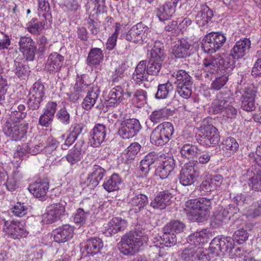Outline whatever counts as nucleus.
Wrapping results in <instances>:
<instances>
[{"label": "nucleus", "mask_w": 261, "mask_h": 261, "mask_svg": "<svg viewBox=\"0 0 261 261\" xmlns=\"http://www.w3.org/2000/svg\"><path fill=\"white\" fill-rule=\"evenodd\" d=\"M172 194L167 190L160 192L151 202L150 206L155 209L163 210L170 204Z\"/></svg>", "instance_id": "c85d7f7f"}, {"label": "nucleus", "mask_w": 261, "mask_h": 261, "mask_svg": "<svg viewBox=\"0 0 261 261\" xmlns=\"http://www.w3.org/2000/svg\"><path fill=\"white\" fill-rule=\"evenodd\" d=\"M107 134L106 126L102 124H97L90 133V142L94 147L99 146L105 140Z\"/></svg>", "instance_id": "aec40b11"}, {"label": "nucleus", "mask_w": 261, "mask_h": 261, "mask_svg": "<svg viewBox=\"0 0 261 261\" xmlns=\"http://www.w3.org/2000/svg\"><path fill=\"white\" fill-rule=\"evenodd\" d=\"M250 181L249 185L253 189L261 191V172L254 173Z\"/></svg>", "instance_id": "774afa93"}, {"label": "nucleus", "mask_w": 261, "mask_h": 261, "mask_svg": "<svg viewBox=\"0 0 261 261\" xmlns=\"http://www.w3.org/2000/svg\"><path fill=\"white\" fill-rule=\"evenodd\" d=\"M93 87L84 82L82 77H77L73 89L83 96L84 94L90 92Z\"/></svg>", "instance_id": "603ef678"}, {"label": "nucleus", "mask_w": 261, "mask_h": 261, "mask_svg": "<svg viewBox=\"0 0 261 261\" xmlns=\"http://www.w3.org/2000/svg\"><path fill=\"white\" fill-rule=\"evenodd\" d=\"M186 227L185 224L180 220H172L163 228L164 234L160 237L161 243L166 247H171L176 244L175 233L182 232Z\"/></svg>", "instance_id": "20e7f679"}, {"label": "nucleus", "mask_w": 261, "mask_h": 261, "mask_svg": "<svg viewBox=\"0 0 261 261\" xmlns=\"http://www.w3.org/2000/svg\"><path fill=\"white\" fill-rule=\"evenodd\" d=\"M158 161V156L154 152H150L143 159L140 165V170L142 175L146 176L152 168L153 165Z\"/></svg>", "instance_id": "72a5a7b5"}, {"label": "nucleus", "mask_w": 261, "mask_h": 261, "mask_svg": "<svg viewBox=\"0 0 261 261\" xmlns=\"http://www.w3.org/2000/svg\"><path fill=\"white\" fill-rule=\"evenodd\" d=\"M175 166V161L173 157L167 156L161 165L155 169V175L161 179H166L171 174Z\"/></svg>", "instance_id": "412c9836"}, {"label": "nucleus", "mask_w": 261, "mask_h": 261, "mask_svg": "<svg viewBox=\"0 0 261 261\" xmlns=\"http://www.w3.org/2000/svg\"><path fill=\"white\" fill-rule=\"evenodd\" d=\"M197 176L194 166L191 163L186 164L180 171L179 182L184 186L191 185L195 181Z\"/></svg>", "instance_id": "4468645a"}, {"label": "nucleus", "mask_w": 261, "mask_h": 261, "mask_svg": "<svg viewBox=\"0 0 261 261\" xmlns=\"http://www.w3.org/2000/svg\"><path fill=\"white\" fill-rule=\"evenodd\" d=\"M256 90L255 87L250 85L236 92L237 97L241 100V108L247 112L254 111L256 108L255 98L256 95Z\"/></svg>", "instance_id": "1a4fd4ad"}, {"label": "nucleus", "mask_w": 261, "mask_h": 261, "mask_svg": "<svg viewBox=\"0 0 261 261\" xmlns=\"http://www.w3.org/2000/svg\"><path fill=\"white\" fill-rule=\"evenodd\" d=\"M163 62L154 60H148L146 65L147 72L149 75H156L160 71Z\"/></svg>", "instance_id": "5fc2aeb1"}, {"label": "nucleus", "mask_w": 261, "mask_h": 261, "mask_svg": "<svg viewBox=\"0 0 261 261\" xmlns=\"http://www.w3.org/2000/svg\"><path fill=\"white\" fill-rule=\"evenodd\" d=\"M176 6V2L172 0H168L164 4L156 9V16L160 21L167 20L174 13Z\"/></svg>", "instance_id": "f3484780"}, {"label": "nucleus", "mask_w": 261, "mask_h": 261, "mask_svg": "<svg viewBox=\"0 0 261 261\" xmlns=\"http://www.w3.org/2000/svg\"><path fill=\"white\" fill-rule=\"evenodd\" d=\"M21 125L16 122L7 121L4 125L3 131L6 135L10 137L13 140L18 141L23 138L25 132Z\"/></svg>", "instance_id": "6ab92c4d"}, {"label": "nucleus", "mask_w": 261, "mask_h": 261, "mask_svg": "<svg viewBox=\"0 0 261 261\" xmlns=\"http://www.w3.org/2000/svg\"><path fill=\"white\" fill-rule=\"evenodd\" d=\"M223 75L216 77L212 84L211 88L215 90L221 89L227 82L228 80V75L227 74L222 73Z\"/></svg>", "instance_id": "4d7b16f0"}, {"label": "nucleus", "mask_w": 261, "mask_h": 261, "mask_svg": "<svg viewBox=\"0 0 261 261\" xmlns=\"http://www.w3.org/2000/svg\"><path fill=\"white\" fill-rule=\"evenodd\" d=\"M226 40V37L221 33H210L206 35L202 40L201 49L205 53L213 54L223 46Z\"/></svg>", "instance_id": "423d86ee"}, {"label": "nucleus", "mask_w": 261, "mask_h": 261, "mask_svg": "<svg viewBox=\"0 0 261 261\" xmlns=\"http://www.w3.org/2000/svg\"><path fill=\"white\" fill-rule=\"evenodd\" d=\"M45 94L44 86L40 82H35L29 92V95L43 99L45 97Z\"/></svg>", "instance_id": "8fccbe9b"}, {"label": "nucleus", "mask_w": 261, "mask_h": 261, "mask_svg": "<svg viewBox=\"0 0 261 261\" xmlns=\"http://www.w3.org/2000/svg\"><path fill=\"white\" fill-rule=\"evenodd\" d=\"M149 202L148 198L147 195L138 193H135V195L129 200V203L132 206L129 212L130 214H137L141 211Z\"/></svg>", "instance_id": "4be33fe9"}, {"label": "nucleus", "mask_w": 261, "mask_h": 261, "mask_svg": "<svg viewBox=\"0 0 261 261\" xmlns=\"http://www.w3.org/2000/svg\"><path fill=\"white\" fill-rule=\"evenodd\" d=\"M56 117L63 124L67 125L70 123V114L65 108H62L58 110Z\"/></svg>", "instance_id": "69168bd1"}, {"label": "nucleus", "mask_w": 261, "mask_h": 261, "mask_svg": "<svg viewBox=\"0 0 261 261\" xmlns=\"http://www.w3.org/2000/svg\"><path fill=\"white\" fill-rule=\"evenodd\" d=\"M149 28L142 22L137 23L133 26L126 33L125 39L127 41L135 44L140 43L143 41H146Z\"/></svg>", "instance_id": "9b49d317"}, {"label": "nucleus", "mask_w": 261, "mask_h": 261, "mask_svg": "<svg viewBox=\"0 0 261 261\" xmlns=\"http://www.w3.org/2000/svg\"><path fill=\"white\" fill-rule=\"evenodd\" d=\"M174 75L175 77L174 84L175 85L193 84L192 77L184 70H179Z\"/></svg>", "instance_id": "de8ad7c7"}, {"label": "nucleus", "mask_w": 261, "mask_h": 261, "mask_svg": "<svg viewBox=\"0 0 261 261\" xmlns=\"http://www.w3.org/2000/svg\"><path fill=\"white\" fill-rule=\"evenodd\" d=\"M150 60L163 62L165 59L164 49L163 43L160 41H155L153 46L147 54Z\"/></svg>", "instance_id": "2f4dec72"}, {"label": "nucleus", "mask_w": 261, "mask_h": 261, "mask_svg": "<svg viewBox=\"0 0 261 261\" xmlns=\"http://www.w3.org/2000/svg\"><path fill=\"white\" fill-rule=\"evenodd\" d=\"M13 71L19 78H23L29 75L30 70L28 65L23 64L22 62L14 61Z\"/></svg>", "instance_id": "3c124183"}, {"label": "nucleus", "mask_w": 261, "mask_h": 261, "mask_svg": "<svg viewBox=\"0 0 261 261\" xmlns=\"http://www.w3.org/2000/svg\"><path fill=\"white\" fill-rule=\"evenodd\" d=\"M201 145L210 147L218 143L220 136L217 129L212 125H203L201 127L200 133L197 138Z\"/></svg>", "instance_id": "6e6552de"}, {"label": "nucleus", "mask_w": 261, "mask_h": 261, "mask_svg": "<svg viewBox=\"0 0 261 261\" xmlns=\"http://www.w3.org/2000/svg\"><path fill=\"white\" fill-rule=\"evenodd\" d=\"M103 59L102 51L99 48L90 49L87 59L88 65L92 66L99 64Z\"/></svg>", "instance_id": "c03bdc74"}, {"label": "nucleus", "mask_w": 261, "mask_h": 261, "mask_svg": "<svg viewBox=\"0 0 261 261\" xmlns=\"http://www.w3.org/2000/svg\"><path fill=\"white\" fill-rule=\"evenodd\" d=\"M147 93L145 90L143 89H138L134 93L133 95L132 100L135 102H140L141 105H143L147 102Z\"/></svg>", "instance_id": "bf43d9fd"}, {"label": "nucleus", "mask_w": 261, "mask_h": 261, "mask_svg": "<svg viewBox=\"0 0 261 261\" xmlns=\"http://www.w3.org/2000/svg\"><path fill=\"white\" fill-rule=\"evenodd\" d=\"M209 233L206 229L196 231L189 236L188 242L191 245L197 246L207 242Z\"/></svg>", "instance_id": "79ce46f5"}, {"label": "nucleus", "mask_w": 261, "mask_h": 261, "mask_svg": "<svg viewBox=\"0 0 261 261\" xmlns=\"http://www.w3.org/2000/svg\"><path fill=\"white\" fill-rule=\"evenodd\" d=\"M233 240L229 237H216L211 241L208 250L200 248H186L180 254L185 261H210L224 254L233 248Z\"/></svg>", "instance_id": "f257e3e1"}, {"label": "nucleus", "mask_w": 261, "mask_h": 261, "mask_svg": "<svg viewBox=\"0 0 261 261\" xmlns=\"http://www.w3.org/2000/svg\"><path fill=\"white\" fill-rule=\"evenodd\" d=\"M124 99V91L120 86L112 88L108 95V99L106 100L107 107H115Z\"/></svg>", "instance_id": "393cba45"}, {"label": "nucleus", "mask_w": 261, "mask_h": 261, "mask_svg": "<svg viewBox=\"0 0 261 261\" xmlns=\"http://www.w3.org/2000/svg\"><path fill=\"white\" fill-rule=\"evenodd\" d=\"M218 57L209 56L202 61V70L205 77L212 79L214 74L220 70Z\"/></svg>", "instance_id": "2eb2a0df"}, {"label": "nucleus", "mask_w": 261, "mask_h": 261, "mask_svg": "<svg viewBox=\"0 0 261 261\" xmlns=\"http://www.w3.org/2000/svg\"><path fill=\"white\" fill-rule=\"evenodd\" d=\"M126 225L127 222L125 220L118 217L113 218L108 223L105 233L107 236H112L123 230Z\"/></svg>", "instance_id": "c756f323"}, {"label": "nucleus", "mask_w": 261, "mask_h": 261, "mask_svg": "<svg viewBox=\"0 0 261 261\" xmlns=\"http://www.w3.org/2000/svg\"><path fill=\"white\" fill-rule=\"evenodd\" d=\"M148 74L146 61H141L136 67L132 80L136 84L140 85L144 81L147 80Z\"/></svg>", "instance_id": "f704fd0d"}, {"label": "nucleus", "mask_w": 261, "mask_h": 261, "mask_svg": "<svg viewBox=\"0 0 261 261\" xmlns=\"http://www.w3.org/2000/svg\"><path fill=\"white\" fill-rule=\"evenodd\" d=\"M45 25L44 21H38L36 19H33L29 23L28 30L30 33L36 34L39 31L41 30Z\"/></svg>", "instance_id": "0e129e2a"}, {"label": "nucleus", "mask_w": 261, "mask_h": 261, "mask_svg": "<svg viewBox=\"0 0 261 261\" xmlns=\"http://www.w3.org/2000/svg\"><path fill=\"white\" fill-rule=\"evenodd\" d=\"M248 217L254 218L261 216V199L253 204L246 213Z\"/></svg>", "instance_id": "052dcab7"}, {"label": "nucleus", "mask_w": 261, "mask_h": 261, "mask_svg": "<svg viewBox=\"0 0 261 261\" xmlns=\"http://www.w3.org/2000/svg\"><path fill=\"white\" fill-rule=\"evenodd\" d=\"M99 95V91L97 88H92L88 92L82 103V108L87 111L90 110L95 105Z\"/></svg>", "instance_id": "4c0bfd02"}, {"label": "nucleus", "mask_w": 261, "mask_h": 261, "mask_svg": "<svg viewBox=\"0 0 261 261\" xmlns=\"http://www.w3.org/2000/svg\"><path fill=\"white\" fill-rule=\"evenodd\" d=\"M191 46L188 41L182 39L178 40L173 46L172 53L176 58H184L189 56V49Z\"/></svg>", "instance_id": "7c9ffc66"}, {"label": "nucleus", "mask_w": 261, "mask_h": 261, "mask_svg": "<svg viewBox=\"0 0 261 261\" xmlns=\"http://www.w3.org/2000/svg\"><path fill=\"white\" fill-rule=\"evenodd\" d=\"M166 115L165 109H160L153 111L149 116V119L153 123H158L163 120Z\"/></svg>", "instance_id": "e2e57ef3"}, {"label": "nucleus", "mask_w": 261, "mask_h": 261, "mask_svg": "<svg viewBox=\"0 0 261 261\" xmlns=\"http://www.w3.org/2000/svg\"><path fill=\"white\" fill-rule=\"evenodd\" d=\"M121 182L122 180L119 175L113 173L111 176L105 178L102 187L108 192H114L119 189Z\"/></svg>", "instance_id": "e433bc0d"}, {"label": "nucleus", "mask_w": 261, "mask_h": 261, "mask_svg": "<svg viewBox=\"0 0 261 261\" xmlns=\"http://www.w3.org/2000/svg\"><path fill=\"white\" fill-rule=\"evenodd\" d=\"M218 59L222 73L230 75L231 74L232 69L235 67V60L237 59L234 58L233 55H231L230 52L225 58L219 57Z\"/></svg>", "instance_id": "c9c22d12"}, {"label": "nucleus", "mask_w": 261, "mask_h": 261, "mask_svg": "<svg viewBox=\"0 0 261 261\" xmlns=\"http://www.w3.org/2000/svg\"><path fill=\"white\" fill-rule=\"evenodd\" d=\"M64 12L68 17H74L80 9L81 5L79 0H66L63 4Z\"/></svg>", "instance_id": "a18cd8bd"}, {"label": "nucleus", "mask_w": 261, "mask_h": 261, "mask_svg": "<svg viewBox=\"0 0 261 261\" xmlns=\"http://www.w3.org/2000/svg\"><path fill=\"white\" fill-rule=\"evenodd\" d=\"M44 147V145L42 143L34 144L32 142H29L23 146L24 151L32 155H35L40 152Z\"/></svg>", "instance_id": "6e6d98bb"}, {"label": "nucleus", "mask_w": 261, "mask_h": 261, "mask_svg": "<svg viewBox=\"0 0 261 261\" xmlns=\"http://www.w3.org/2000/svg\"><path fill=\"white\" fill-rule=\"evenodd\" d=\"M213 16V12L207 6H203L202 10L198 12L195 21L199 27L207 26Z\"/></svg>", "instance_id": "473e14b6"}, {"label": "nucleus", "mask_w": 261, "mask_h": 261, "mask_svg": "<svg viewBox=\"0 0 261 261\" xmlns=\"http://www.w3.org/2000/svg\"><path fill=\"white\" fill-rule=\"evenodd\" d=\"M139 228H135V231H130L122 237L119 249L124 255L135 254L138 251L139 247L142 246L145 241L144 232Z\"/></svg>", "instance_id": "7ed1b4c3"}, {"label": "nucleus", "mask_w": 261, "mask_h": 261, "mask_svg": "<svg viewBox=\"0 0 261 261\" xmlns=\"http://www.w3.org/2000/svg\"><path fill=\"white\" fill-rule=\"evenodd\" d=\"M10 116L13 121L17 122L19 120L23 119L26 117L25 107L24 105H19L16 109L12 108Z\"/></svg>", "instance_id": "864d4df0"}, {"label": "nucleus", "mask_w": 261, "mask_h": 261, "mask_svg": "<svg viewBox=\"0 0 261 261\" xmlns=\"http://www.w3.org/2000/svg\"><path fill=\"white\" fill-rule=\"evenodd\" d=\"M115 125H118V135L123 139H128L135 136L141 129L138 120L129 119L123 121L117 120Z\"/></svg>", "instance_id": "0eeeda50"}, {"label": "nucleus", "mask_w": 261, "mask_h": 261, "mask_svg": "<svg viewBox=\"0 0 261 261\" xmlns=\"http://www.w3.org/2000/svg\"><path fill=\"white\" fill-rule=\"evenodd\" d=\"M179 153L184 159H193L200 154V149L195 145L186 143L180 148Z\"/></svg>", "instance_id": "ea45409f"}, {"label": "nucleus", "mask_w": 261, "mask_h": 261, "mask_svg": "<svg viewBox=\"0 0 261 261\" xmlns=\"http://www.w3.org/2000/svg\"><path fill=\"white\" fill-rule=\"evenodd\" d=\"M64 203L60 200L50 204L46 208V212L42 215V222L51 224L60 220L65 212Z\"/></svg>", "instance_id": "9d476101"}, {"label": "nucleus", "mask_w": 261, "mask_h": 261, "mask_svg": "<svg viewBox=\"0 0 261 261\" xmlns=\"http://www.w3.org/2000/svg\"><path fill=\"white\" fill-rule=\"evenodd\" d=\"M174 133L173 124L164 122L159 124L151 132L150 142L156 146H163L171 139Z\"/></svg>", "instance_id": "39448f33"}, {"label": "nucleus", "mask_w": 261, "mask_h": 261, "mask_svg": "<svg viewBox=\"0 0 261 261\" xmlns=\"http://www.w3.org/2000/svg\"><path fill=\"white\" fill-rule=\"evenodd\" d=\"M48 189L49 183L45 180L36 181L30 185L29 187L30 192L42 201L45 199Z\"/></svg>", "instance_id": "b1692460"}, {"label": "nucleus", "mask_w": 261, "mask_h": 261, "mask_svg": "<svg viewBox=\"0 0 261 261\" xmlns=\"http://www.w3.org/2000/svg\"><path fill=\"white\" fill-rule=\"evenodd\" d=\"M211 202L206 198L190 199L185 204V210L193 221L202 222L208 218Z\"/></svg>", "instance_id": "f03ea898"}, {"label": "nucleus", "mask_w": 261, "mask_h": 261, "mask_svg": "<svg viewBox=\"0 0 261 261\" xmlns=\"http://www.w3.org/2000/svg\"><path fill=\"white\" fill-rule=\"evenodd\" d=\"M81 245V251L85 256L98 254L103 247L102 241L97 237L90 238Z\"/></svg>", "instance_id": "f8f14e48"}, {"label": "nucleus", "mask_w": 261, "mask_h": 261, "mask_svg": "<svg viewBox=\"0 0 261 261\" xmlns=\"http://www.w3.org/2000/svg\"><path fill=\"white\" fill-rule=\"evenodd\" d=\"M223 148L226 150H229L233 152L236 151L239 147V145L236 139L232 137H229L224 140L223 142Z\"/></svg>", "instance_id": "338daca9"}, {"label": "nucleus", "mask_w": 261, "mask_h": 261, "mask_svg": "<svg viewBox=\"0 0 261 261\" xmlns=\"http://www.w3.org/2000/svg\"><path fill=\"white\" fill-rule=\"evenodd\" d=\"M228 105L227 97L221 93H218L216 98L212 102L210 111L214 114H218L223 112L225 108Z\"/></svg>", "instance_id": "58836bf2"}, {"label": "nucleus", "mask_w": 261, "mask_h": 261, "mask_svg": "<svg viewBox=\"0 0 261 261\" xmlns=\"http://www.w3.org/2000/svg\"><path fill=\"white\" fill-rule=\"evenodd\" d=\"M28 208L24 203L17 202L11 209V212L16 217H22L28 212Z\"/></svg>", "instance_id": "13d9d810"}, {"label": "nucleus", "mask_w": 261, "mask_h": 261, "mask_svg": "<svg viewBox=\"0 0 261 261\" xmlns=\"http://www.w3.org/2000/svg\"><path fill=\"white\" fill-rule=\"evenodd\" d=\"M193 84L176 85L175 93L184 99H189L192 93Z\"/></svg>", "instance_id": "09e8293b"}, {"label": "nucleus", "mask_w": 261, "mask_h": 261, "mask_svg": "<svg viewBox=\"0 0 261 261\" xmlns=\"http://www.w3.org/2000/svg\"><path fill=\"white\" fill-rule=\"evenodd\" d=\"M228 213L224 208L215 213L211 219V225L214 227H218L226 223L229 219Z\"/></svg>", "instance_id": "49530a36"}, {"label": "nucleus", "mask_w": 261, "mask_h": 261, "mask_svg": "<svg viewBox=\"0 0 261 261\" xmlns=\"http://www.w3.org/2000/svg\"><path fill=\"white\" fill-rule=\"evenodd\" d=\"M74 227L69 224H64L52 232L55 242L60 243L70 240L73 236Z\"/></svg>", "instance_id": "ddd939ff"}, {"label": "nucleus", "mask_w": 261, "mask_h": 261, "mask_svg": "<svg viewBox=\"0 0 261 261\" xmlns=\"http://www.w3.org/2000/svg\"><path fill=\"white\" fill-rule=\"evenodd\" d=\"M174 88L169 82L160 84L158 86V90L155 94V98L158 99H166L174 94Z\"/></svg>", "instance_id": "a19ab883"}, {"label": "nucleus", "mask_w": 261, "mask_h": 261, "mask_svg": "<svg viewBox=\"0 0 261 261\" xmlns=\"http://www.w3.org/2000/svg\"><path fill=\"white\" fill-rule=\"evenodd\" d=\"M251 47V42L249 39L244 38L238 41L230 50L231 55L237 59H241L246 55Z\"/></svg>", "instance_id": "5701e85b"}, {"label": "nucleus", "mask_w": 261, "mask_h": 261, "mask_svg": "<svg viewBox=\"0 0 261 261\" xmlns=\"http://www.w3.org/2000/svg\"><path fill=\"white\" fill-rule=\"evenodd\" d=\"M141 146L138 142H133L125 150V152L122 154L124 162L126 164L130 163L134 160L140 150Z\"/></svg>", "instance_id": "37998d69"}, {"label": "nucleus", "mask_w": 261, "mask_h": 261, "mask_svg": "<svg viewBox=\"0 0 261 261\" xmlns=\"http://www.w3.org/2000/svg\"><path fill=\"white\" fill-rule=\"evenodd\" d=\"M3 229L14 239L24 238L28 235V232L25 228L18 222L11 221L9 222L6 220V225L3 226Z\"/></svg>", "instance_id": "dca6fc26"}, {"label": "nucleus", "mask_w": 261, "mask_h": 261, "mask_svg": "<svg viewBox=\"0 0 261 261\" xmlns=\"http://www.w3.org/2000/svg\"><path fill=\"white\" fill-rule=\"evenodd\" d=\"M84 142L82 140L76 142L73 148L70 149L66 156L67 161L72 166L79 162L82 156Z\"/></svg>", "instance_id": "bb28decb"}, {"label": "nucleus", "mask_w": 261, "mask_h": 261, "mask_svg": "<svg viewBox=\"0 0 261 261\" xmlns=\"http://www.w3.org/2000/svg\"><path fill=\"white\" fill-rule=\"evenodd\" d=\"M64 59V57L57 53L50 54L45 64V69L49 72L59 71L62 66Z\"/></svg>", "instance_id": "cd10ccee"}, {"label": "nucleus", "mask_w": 261, "mask_h": 261, "mask_svg": "<svg viewBox=\"0 0 261 261\" xmlns=\"http://www.w3.org/2000/svg\"><path fill=\"white\" fill-rule=\"evenodd\" d=\"M106 174V170L98 165H94L88 174L86 182L90 188H95Z\"/></svg>", "instance_id": "a211bd4d"}, {"label": "nucleus", "mask_w": 261, "mask_h": 261, "mask_svg": "<svg viewBox=\"0 0 261 261\" xmlns=\"http://www.w3.org/2000/svg\"><path fill=\"white\" fill-rule=\"evenodd\" d=\"M257 58L251 70V75L254 77H261V51H257L255 55Z\"/></svg>", "instance_id": "680f3d73"}, {"label": "nucleus", "mask_w": 261, "mask_h": 261, "mask_svg": "<svg viewBox=\"0 0 261 261\" xmlns=\"http://www.w3.org/2000/svg\"><path fill=\"white\" fill-rule=\"evenodd\" d=\"M85 8L88 14L92 16L106 13V0H88Z\"/></svg>", "instance_id": "a878e982"}]
</instances>
